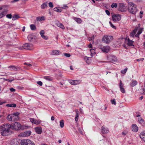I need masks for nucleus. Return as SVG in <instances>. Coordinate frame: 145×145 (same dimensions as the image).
I'll list each match as a JSON object with an SVG mask.
<instances>
[{"mask_svg": "<svg viewBox=\"0 0 145 145\" xmlns=\"http://www.w3.org/2000/svg\"><path fill=\"white\" fill-rule=\"evenodd\" d=\"M128 5L129 12L133 14H135L137 11V5L132 2H129Z\"/></svg>", "mask_w": 145, "mask_h": 145, "instance_id": "obj_1", "label": "nucleus"}, {"mask_svg": "<svg viewBox=\"0 0 145 145\" xmlns=\"http://www.w3.org/2000/svg\"><path fill=\"white\" fill-rule=\"evenodd\" d=\"M19 115V113L18 112L9 114L7 116V119L9 121H14L18 119Z\"/></svg>", "mask_w": 145, "mask_h": 145, "instance_id": "obj_2", "label": "nucleus"}, {"mask_svg": "<svg viewBox=\"0 0 145 145\" xmlns=\"http://www.w3.org/2000/svg\"><path fill=\"white\" fill-rule=\"evenodd\" d=\"M20 143L21 145H35L33 141L29 139H22Z\"/></svg>", "mask_w": 145, "mask_h": 145, "instance_id": "obj_3", "label": "nucleus"}, {"mask_svg": "<svg viewBox=\"0 0 145 145\" xmlns=\"http://www.w3.org/2000/svg\"><path fill=\"white\" fill-rule=\"evenodd\" d=\"M113 39L112 36L104 35L102 39V41L106 44H108Z\"/></svg>", "mask_w": 145, "mask_h": 145, "instance_id": "obj_4", "label": "nucleus"}, {"mask_svg": "<svg viewBox=\"0 0 145 145\" xmlns=\"http://www.w3.org/2000/svg\"><path fill=\"white\" fill-rule=\"evenodd\" d=\"M11 129L15 130H18L21 129V125L20 123L16 122L11 125Z\"/></svg>", "mask_w": 145, "mask_h": 145, "instance_id": "obj_5", "label": "nucleus"}, {"mask_svg": "<svg viewBox=\"0 0 145 145\" xmlns=\"http://www.w3.org/2000/svg\"><path fill=\"white\" fill-rule=\"evenodd\" d=\"M107 59L111 62H116L118 61L117 57L115 56L111 55L107 56Z\"/></svg>", "mask_w": 145, "mask_h": 145, "instance_id": "obj_6", "label": "nucleus"}, {"mask_svg": "<svg viewBox=\"0 0 145 145\" xmlns=\"http://www.w3.org/2000/svg\"><path fill=\"white\" fill-rule=\"evenodd\" d=\"M31 132L29 131H27L20 133L18 136L20 137H24L29 136L31 134Z\"/></svg>", "mask_w": 145, "mask_h": 145, "instance_id": "obj_7", "label": "nucleus"}, {"mask_svg": "<svg viewBox=\"0 0 145 145\" xmlns=\"http://www.w3.org/2000/svg\"><path fill=\"white\" fill-rule=\"evenodd\" d=\"M118 10L122 12H124L126 10L125 6L123 3H120L118 6Z\"/></svg>", "mask_w": 145, "mask_h": 145, "instance_id": "obj_8", "label": "nucleus"}, {"mask_svg": "<svg viewBox=\"0 0 145 145\" xmlns=\"http://www.w3.org/2000/svg\"><path fill=\"white\" fill-rule=\"evenodd\" d=\"M112 20L114 22H117L120 20L121 16L119 14H114L112 16Z\"/></svg>", "mask_w": 145, "mask_h": 145, "instance_id": "obj_9", "label": "nucleus"}, {"mask_svg": "<svg viewBox=\"0 0 145 145\" xmlns=\"http://www.w3.org/2000/svg\"><path fill=\"white\" fill-rule=\"evenodd\" d=\"M140 24H139L138 25L137 27L135 28H137V30L139 29V30L138 31L137 33L136 34L135 36L137 37H139V35L141 33H142L143 30V28H140Z\"/></svg>", "mask_w": 145, "mask_h": 145, "instance_id": "obj_10", "label": "nucleus"}, {"mask_svg": "<svg viewBox=\"0 0 145 145\" xmlns=\"http://www.w3.org/2000/svg\"><path fill=\"white\" fill-rule=\"evenodd\" d=\"M23 47L25 49L31 50L33 49V45L29 43H25L23 45Z\"/></svg>", "mask_w": 145, "mask_h": 145, "instance_id": "obj_11", "label": "nucleus"}, {"mask_svg": "<svg viewBox=\"0 0 145 145\" xmlns=\"http://www.w3.org/2000/svg\"><path fill=\"white\" fill-rule=\"evenodd\" d=\"M19 140L18 139H13L10 141V145H19Z\"/></svg>", "mask_w": 145, "mask_h": 145, "instance_id": "obj_12", "label": "nucleus"}, {"mask_svg": "<svg viewBox=\"0 0 145 145\" xmlns=\"http://www.w3.org/2000/svg\"><path fill=\"white\" fill-rule=\"evenodd\" d=\"M69 83L70 84L72 85H76L80 83V81L77 80H68Z\"/></svg>", "mask_w": 145, "mask_h": 145, "instance_id": "obj_13", "label": "nucleus"}, {"mask_svg": "<svg viewBox=\"0 0 145 145\" xmlns=\"http://www.w3.org/2000/svg\"><path fill=\"white\" fill-rule=\"evenodd\" d=\"M100 49L103 52L108 53L110 50V48L109 46H106L102 47Z\"/></svg>", "mask_w": 145, "mask_h": 145, "instance_id": "obj_14", "label": "nucleus"}, {"mask_svg": "<svg viewBox=\"0 0 145 145\" xmlns=\"http://www.w3.org/2000/svg\"><path fill=\"white\" fill-rule=\"evenodd\" d=\"M101 132L103 134L108 133L109 132L108 129L103 125L101 127Z\"/></svg>", "mask_w": 145, "mask_h": 145, "instance_id": "obj_15", "label": "nucleus"}, {"mask_svg": "<svg viewBox=\"0 0 145 145\" xmlns=\"http://www.w3.org/2000/svg\"><path fill=\"white\" fill-rule=\"evenodd\" d=\"M137 117H138V121L140 124L142 125H144V120L142 119L139 114L137 115Z\"/></svg>", "mask_w": 145, "mask_h": 145, "instance_id": "obj_16", "label": "nucleus"}, {"mask_svg": "<svg viewBox=\"0 0 145 145\" xmlns=\"http://www.w3.org/2000/svg\"><path fill=\"white\" fill-rule=\"evenodd\" d=\"M30 120L31 123L36 125L40 124L41 121L40 120H37L33 118H30Z\"/></svg>", "mask_w": 145, "mask_h": 145, "instance_id": "obj_17", "label": "nucleus"}, {"mask_svg": "<svg viewBox=\"0 0 145 145\" xmlns=\"http://www.w3.org/2000/svg\"><path fill=\"white\" fill-rule=\"evenodd\" d=\"M123 86L124 85L122 83L121 81L120 80L119 84L120 89L122 93H125V90Z\"/></svg>", "mask_w": 145, "mask_h": 145, "instance_id": "obj_18", "label": "nucleus"}, {"mask_svg": "<svg viewBox=\"0 0 145 145\" xmlns=\"http://www.w3.org/2000/svg\"><path fill=\"white\" fill-rule=\"evenodd\" d=\"M138 128L135 124H133L132 126V130L133 132H137L138 130Z\"/></svg>", "mask_w": 145, "mask_h": 145, "instance_id": "obj_19", "label": "nucleus"}, {"mask_svg": "<svg viewBox=\"0 0 145 145\" xmlns=\"http://www.w3.org/2000/svg\"><path fill=\"white\" fill-rule=\"evenodd\" d=\"M35 130L36 133L40 134L42 132V128L40 127H38L35 128Z\"/></svg>", "mask_w": 145, "mask_h": 145, "instance_id": "obj_20", "label": "nucleus"}, {"mask_svg": "<svg viewBox=\"0 0 145 145\" xmlns=\"http://www.w3.org/2000/svg\"><path fill=\"white\" fill-rule=\"evenodd\" d=\"M8 68H10V70L11 71H16L20 69L18 67H16L14 66H10L8 67Z\"/></svg>", "mask_w": 145, "mask_h": 145, "instance_id": "obj_21", "label": "nucleus"}, {"mask_svg": "<svg viewBox=\"0 0 145 145\" xmlns=\"http://www.w3.org/2000/svg\"><path fill=\"white\" fill-rule=\"evenodd\" d=\"M61 54V52L59 50H53L51 53V55H57Z\"/></svg>", "mask_w": 145, "mask_h": 145, "instance_id": "obj_22", "label": "nucleus"}, {"mask_svg": "<svg viewBox=\"0 0 145 145\" xmlns=\"http://www.w3.org/2000/svg\"><path fill=\"white\" fill-rule=\"evenodd\" d=\"M140 137L142 140L145 141V131L141 133L140 135Z\"/></svg>", "mask_w": 145, "mask_h": 145, "instance_id": "obj_23", "label": "nucleus"}, {"mask_svg": "<svg viewBox=\"0 0 145 145\" xmlns=\"http://www.w3.org/2000/svg\"><path fill=\"white\" fill-rule=\"evenodd\" d=\"M7 12L8 10L7 9H5L4 11H3V12L0 14V18L4 16L7 14Z\"/></svg>", "mask_w": 145, "mask_h": 145, "instance_id": "obj_24", "label": "nucleus"}, {"mask_svg": "<svg viewBox=\"0 0 145 145\" xmlns=\"http://www.w3.org/2000/svg\"><path fill=\"white\" fill-rule=\"evenodd\" d=\"M3 125L6 130H8V131H9V129L11 128V125L9 123L4 124Z\"/></svg>", "mask_w": 145, "mask_h": 145, "instance_id": "obj_25", "label": "nucleus"}, {"mask_svg": "<svg viewBox=\"0 0 145 145\" xmlns=\"http://www.w3.org/2000/svg\"><path fill=\"white\" fill-rule=\"evenodd\" d=\"M76 112V115L75 116V121L76 122H77L78 120L79 112L78 110H75Z\"/></svg>", "mask_w": 145, "mask_h": 145, "instance_id": "obj_26", "label": "nucleus"}, {"mask_svg": "<svg viewBox=\"0 0 145 145\" xmlns=\"http://www.w3.org/2000/svg\"><path fill=\"white\" fill-rule=\"evenodd\" d=\"M36 20L38 21H40L44 20H45V18L44 16H39L36 18Z\"/></svg>", "mask_w": 145, "mask_h": 145, "instance_id": "obj_27", "label": "nucleus"}, {"mask_svg": "<svg viewBox=\"0 0 145 145\" xmlns=\"http://www.w3.org/2000/svg\"><path fill=\"white\" fill-rule=\"evenodd\" d=\"M133 41L131 40H130L129 38L127 39V45L128 46H134L133 45Z\"/></svg>", "mask_w": 145, "mask_h": 145, "instance_id": "obj_28", "label": "nucleus"}, {"mask_svg": "<svg viewBox=\"0 0 145 145\" xmlns=\"http://www.w3.org/2000/svg\"><path fill=\"white\" fill-rule=\"evenodd\" d=\"M73 19H74L77 23H81L82 21L80 18H76L75 17H73Z\"/></svg>", "mask_w": 145, "mask_h": 145, "instance_id": "obj_29", "label": "nucleus"}, {"mask_svg": "<svg viewBox=\"0 0 145 145\" xmlns=\"http://www.w3.org/2000/svg\"><path fill=\"white\" fill-rule=\"evenodd\" d=\"M137 31V28H135V29L130 33V37H133Z\"/></svg>", "mask_w": 145, "mask_h": 145, "instance_id": "obj_30", "label": "nucleus"}, {"mask_svg": "<svg viewBox=\"0 0 145 145\" xmlns=\"http://www.w3.org/2000/svg\"><path fill=\"white\" fill-rule=\"evenodd\" d=\"M1 131V135L3 136H6L7 135L8 133L9 132V131L8 130L5 131Z\"/></svg>", "mask_w": 145, "mask_h": 145, "instance_id": "obj_31", "label": "nucleus"}, {"mask_svg": "<svg viewBox=\"0 0 145 145\" xmlns=\"http://www.w3.org/2000/svg\"><path fill=\"white\" fill-rule=\"evenodd\" d=\"M47 7V2L44 3L41 5V8L42 9L46 8Z\"/></svg>", "mask_w": 145, "mask_h": 145, "instance_id": "obj_32", "label": "nucleus"}, {"mask_svg": "<svg viewBox=\"0 0 145 145\" xmlns=\"http://www.w3.org/2000/svg\"><path fill=\"white\" fill-rule=\"evenodd\" d=\"M137 82L136 81L133 80L130 84V86H131L133 87L137 85Z\"/></svg>", "mask_w": 145, "mask_h": 145, "instance_id": "obj_33", "label": "nucleus"}, {"mask_svg": "<svg viewBox=\"0 0 145 145\" xmlns=\"http://www.w3.org/2000/svg\"><path fill=\"white\" fill-rule=\"evenodd\" d=\"M5 9H7L8 11V7L6 5H3L0 7V10H3V11H4Z\"/></svg>", "mask_w": 145, "mask_h": 145, "instance_id": "obj_34", "label": "nucleus"}, {"mask_svg": "<svg viewBox=\"0 0 145 145\" xmlns=\"http://www.w3.org/2000/svg\"><path fill=\"white\" fill-rule=\"evenodd\" d=\"M44 78L46 80L49 81H52L53 80L52 78L50 76H44Z\"/></svg>", "mask_w": 145, "mask_h": 145, "instance_id": "obj_35", "label": "nucleus"}, {"mask_svg": "<svg viewBox=\"0 0 145 145\" xmlns=\"http://www.w3.org/2000/svg\"><path fill=\"white\" fill-rule=\"evenodd\" d=\"M12 17V20L13 21H14L17 19H18V18H20V17L18 15L16 14H15Z\"/></svg>", "mask_w": 145, "mask_h": 145, "instance_id": "obj_36", "label": "nucleus"}, {"mask_svg": "<svg viewBox=\"0 0 145 145\" xmlns=\"http://www.w3.org/2000/svg\"><path fill=\"white\" fill-rule=\"evenodd\" d=\"M6 106L7 107H15L16 106V105L15 104H7L6 105Z\"/></svg>", "mask_w": 145, "mask_h": 145, "instance_id": "obj_37", "label": "nucleus"}, {"mask_svg": "<svg viewBox=\"0 0 145 145\" xmlns=\"http://www.w3.org/2000/svg\"><path fill=\"white\" fill-rule=\"evenodd\" d=\"M57 26L62 29H65V27L61 23H59L57 24Z\"/></svg>", "mask_w": 145, "mask_h": 145, "instance_id": "obj_38", "label": "nucleus"}, {"mask_svg": "<svg viewBox=\"0 0 145 145\" xmlns=\"http://www.w3.org/2000/svg\"><path fill=\"white\" fill-rule=\"evenodd\" d=\"M60 126L61 128H63V127L64 126V121L63 120H61L60 121Z\"/></svg>", "mask_w": 145, "mask_h": 145, "instance_id": "obj_39", "label": "nucleus"}, {"mask_svg": "<svg viewBox=\"0 0 145 145\" xmlns=\"http://www.w3.org/2000/svg\"><path fill=\"white\" fill-rule=\"evenodd\" d=\"M30 27L31 29L32 30H35L36 28L35 25L34 24L30 25Z\"/></svg>", "mask_w": 145, "mask_h": 145, "instance_id": "obj_40", "label": "nucleus"}, {"mask_svg": "<svg viewBox=\"0 0 145 145\" xmlns=\"http://www.w3.org/2000/svg\"><path fill=\"white\" fill-rule=\"evenodd\" d=\"M128 132V130H124L122 132V135L124 136L126 135Z\"/></svg>", "mask_w": 145, "mask_h": 145, "instance_id": "obj_41", "label": "nucleus"}, {"mask_svg": "<svg viewBox=\"0 0 145 145\" xmlns=\"http://www.w3.org/2000/svg\"><path fill=\"white\" fill-rule=\"evenodd\" d=\"M90 51L91 53V56H92V55L95 54V50L94 49H91L90 50Z\"/></svg>", "mask_w": 145, "mask_h": 145, "instance_id": "obj_42", "label": "nucleus"}, {"mask_svg": "<svg viewBox=\"0 0 145 145\" xmlns=\"http://www.w3.org/2000/svg\"><path fill=\"white\" fill-rule=\"evenodd\" d=\"M28 127V126H26V125H21V129L23 130L25 129H27V128Z\"/></svg>", "mask_w": 145, "mask_h": 145, "instance_id": "obj_43", "label": "nucleus"}, {"mask_svg": "<svg viewBox=\"0 0 145 145\" xmlns=\"http://www.w3.org/2000/svg\"><path fill=\"white\" fill-rule=\"evenodd\" d=\"M0 129L1 131L7 130L3 124L0 127Z\"/></svg>", "mask_w": 145, "mask_h": 145, "instance_id": "obj_44", "label": "nucleus"}, {"mask_svg": "<svg viewBox=\"0 0 145 145\" xmlns=\"http://www.w3.org/2000/svg\"><path fill=\"white\" fill-rule=\"evenodd\" d=\"M111 7L112 8H116L117 7V5L116 3H113L111 5Z\"/></svg>", "mask_w": 145, "mask_h": 145, "instance_id": "obj_45", "label": "nucleus"}, {"mask_svg": "<svg viewBox=\"0 0 145 145\" xmlns=\"http://www.w3.org/2000/svg\"><path fill=\"white\" fill-rule=\"evenodd\" d=\"M6 17L8 19H11L12 18V15L11 14H8L6 15Z\"/></svg>", "mask_w": 145, "mask_h": 145, "instance_id": "obj_46", "label": "nucleus"}, {"mask_svg": "<svg viewBox=\"0 0 145 145\" xmlns=\"http://www.w3.org/2000/svg\"><path fill=\"white\" fill-rule=\"evenodd\" d=\"M127 69V68H126L124 69L123 70H122L121 71V72L123 74H125L126 73Z\"/></svg>", "mask_w": 145, "mask_h": 145, "instance_id": "obj_47", "label": "nucleus"}, {"mask_svg": "<svg viewBox=\"0 0 145 145\" xmlns=\"http://www.w3.org/2000/svg\"><path fill=\"white\" fill-rule=\"evenodd\" d=\"M140 93L142 94L145 95V89L144 88H142L140 90Z\"/></svg>", "mask_w": 145, "mask_h": 145, "instance_id": "obj_48", "label": "nucleus"}, {"mask_svg": "<svg viewBox=\"0 0 145 145\" xmlns=\"http://www.w3.org/2000/svg\"><path fill=\"white\" fill-rule=\"evenodd\" d=\"M111 102L112 104L115 105H116V102L115 99H111Z\"/></svg>", "mask_w": 145, "mask_h": 145, "instance_id": "obj_49", "label": "nucleus"}, {"mask_svg": "<svg viewBox=\"0 0 145 145\" xmlns=\"http://www.w3.org/2000/svg\"><path fill=\"white\" fill-rule=\"evenodd\" d=\"M109 24L110 25V26L113 28L114 29H116V27L114 26L112 24V23L110 21L109 22Z\"/></svg>", "mask_w": 145, "mask_h": 145, "instance_id": "obj_50", "label": "nucleus"}, {"mask_svg": "<svg viewBox=\"0 0 145 145\" xmlns=\"http://www.w3.org/2000/svg\"><path fill=\"white\" fill-rule=\"evenodd\" d=\"M39 33L41 37L44 35V31L43 30H42L40 31Z\"/></svg>", "mask_w": 145, "mask_h": 145, "instance_id": "obj_51", "label": "nucleus"}, {"mask_svg": "<svg viewBox=\"0 0 145 145\" xmlns=\"http://www.w3.org/2000/svg\"><path fill=\"white\" fill-rule=\"evenodd\" d=\"M48 5H49V7H51L52 8H53L54 7L53 3H52L51 2H49L48 3Z\"/></svg>", "mask_w": 145, "mask_h": 145, "instance_id": "obj_52", "label": "nucleus"}, {"mask_svg": "<svg viewBox=\"0 0 145 145\" xmlns=\"http://www.w3.org/2000/svg\"><path fill=\"white\" fill-rule=\"evenodd\" d=\"M54 10L55 11H56V12H61V10H60L58 9L57 7H56V8H54Z\"/></svg>", "mask_w": 145, "mask_h": 145, "instance_id": "obj_53", "label": "nucleus"}, {"mask_svg": "<svg viewBox=\"0 0 145 145\" xmlns=\"http://www.w3.org/2000/svg\"><path fill=\"white\" fill-rule=\"evenodd\" d=\"M64 55L65 56L67 57H69L71 56V55L69 53H65L64 54Z\"/></svg>", "mask_w": 145, "mask_h": 145, "instance_id": "obj_54", "label": "nucleus"}, {"mask_svg": "<svg viewBox=\"0 0 145 145\" xmlns=\"http://www.w3.org/2000/svg\"><path fill=\"white\" fill-rule=\"evenodd\" d=\"M37 83L40 86H42V83L41 81H40L37 82Z\"/></svg>", "mask_w": 145, "mask_h": 145, "instance_id": "obj_55", "label": "nucleus"}, {"mask_svg": "<svg viewBox=\"0 0 145 145\" xmlns=\"http://www.w3.org/2000/svg\"><path fill=\"white\" fill-rule=\"evenodd\" d=\"M41 37L43 39L45 40H47L48 39V37L44 35L41 36Z\"/></svg>", "mask_w": 145, "mask_h": 145, "instance_id": "obj_56", "label": "nucleus"}, {"mask_svg": "<svg viewBox=\"0 0 145 145\" xmlns=\"http://www.w3.org/2000/svg\"><path fill=\"white\" fill-rule=\"evenodd\" d=\"M106 14L108 16H109L110 14V13L109 11L107 10H105Z\"/></svg>", "mask_w": 145, "mask_h": 145, "instance_id": "obj_57", "label": "nucleus"}, {"mask_svg": "<svg viewBox=\"0 0 145 145\" xmlns=\"http://www.w3.org/2000/svg\"><path fill=\"white\" fill-rule=\"evenodd\" d=\"M88 59L89 57H84V59L86 60V62L87 63H89L87 61L88 60Z\"/></svg>", "mask_w": 145, "mask_h": 145, "instance_id": "obj_58", "label": "nucleus"}, {"mask_svg": "<svg viewBox=\"0 0 145 145\" xmlns=\"http://www.w3.org/2000/svg\"><path fill=\"white\" fill-rule=\"evenodd\" d=\"M14 78H11L10 79H7V80L8 81L11 82L12 81L14 80Z\"/></svg>", "mask_w": 145, "mask_h": 145, "instance_id": "obj_59", "label": "nucleus"}, {"mask_svg": "<svg viewBox=\"0 0 145 145\" xmlns=\"http://www.w3.org/2000/svg\"><path fill=\"white\" fill-rule=\"evenodd\" d=\"M10 90L11 92H14L15 91V89L13 88H11L10 89Z\"/></svg>", "mask_w": 145, "mask_h": 145, "instance_id": "obj_60", "label": "nucleus"}, {"mask_svg": "<svg viewBox=\"0 0 145 145\" xmlns=\"http://www.w3.org/2000/svg\"><path fill=\"white\" fill-rule=\"evenodd\" d=\"M19 1V0H14L13 1H11V3H14L15 2H17Z\"/></svg>", "mask_w": 145, "mask_h": 145, "instance_id": "obj_61", "label": "nucleus"}, {"mask_svg": "<svg viewBox=\"0 0 145 145\" xmlns=\"http://www.w3.org/2000/svg\"><path fill=\"white\" fill-rule=\"evenodd\" d=\"M92 44L91 43H90L88 47L89 48H92Z\"/></svg>", "mask_w": 145, "mask_h": 145, "instance_id": "obj_62", "label": "nucleus"}, {"mask_svg": "<svg viewBox=\"0 0 145 145\" xmlns=\"http://www.w3.org/2000/svg\"><path fill=\"white\" fill-rule=\"evenodd\" d=\"M66 7H67L66 5H63V7H62V8L64 9L66 8Z\"/></svg>", "mask_w": 145, "mask_h": 145, "instance_id": "obj_63", "label": "nucleus"}, {"mask_svg": "<svg viewBox=\"0 0 145 145\" xmlns=\"http://www.w3.org/2000/svg\"><path fill=\"white\" fill-rule=\"evenodd\" d=\"M28 39L29 40H31L32 39V38H31V36H28Z\"/></svg>", "mask_w": 145, "mask_h": 145, "instance_id": "obj_64", "label": "nucleus"}]
</instances>
